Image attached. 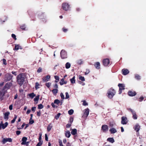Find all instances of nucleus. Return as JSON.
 <instances>
[{"instance_id":"nucleus-33","label":"nucleus","mask_w":146,"mask_h":146,"mask_svg":"<svg viewBox=\"0 0 146 146\" xmlns=\"http://www.w3.org/2000/svg\"><path fill=\"white\" fill-rule=\"evenodd\" d=\"M79 78L80 80L82 81H84L85 80V79L84 77L81 75L79 76Z\"/></svg>"},{"instance_id":"nucleus-30","label":"nucleus","mask_w":146,"mask_h":146,"mask_svg":"<svg viewBox=\"0 0 146 146\" xmlns=\"http://www.w3.org/2000/svg\"><path fill=\"white\" fill-rule=\"evenodd\" d=\"M40 97V95H37L36 97L34 98V100L35 102H38V101L39 98Z\"/></svg>"},{"instance_id":"nucleus-43","label":"nucleus","mask_w":146,"mask_h":146,"mask_svg":"<svg viewBox=\"0 0 146 146\" xmlns=\"http://www.w3.org/2000/svg\"><path fill=\"white\" fill-rule=\"evenodd\" d=\"M40 84H39L37 82H36L35 83V88L36 89V90L38 88H39V87H38L39 86Z\"/></svg>"},{"instance_id":"nucleus-40","label":"nucleus","mask_w":146,"mask_h":146,"mask_svg":"<svg viewBox=\"0 0 146 146\" xmlns=\"http://www.w3.org/2000/svg\"><path fill=\"white\" fill-rule=\"evenodd\" d=\"M60 101L58 99L55 100L54 102V103L55 104H56L58 105H59L60 103Z\"/></svg>"},{"instance_id":"nucleus-20","label":"nucleus","mask_w":146,"mask_h":146,"mask_svg":"<svg viewBox=\"0 0 146 146\" xmlns=\"http://www.w3.org/2000/svg\"><path fill=\"white\" fill-rule=\"evenodd\" d=\"M67 83L66 81H64V79L63 78L59 82V83L61 85H62L64 84H66Z\"/></svg>"},{"instance_id":"nucleus-5","label":"nucleus","mask_w":146,"mask_h":146,"mask_svg":"<svg viewBox=\"0 0 146 146\" xmlns=\"http://www.w3.org/2000/svg\"><path fill=\"white\" fill-rule=\"evenodd\" d=\"M70 8V5L68 3H64L62 4V8L63 10L65 11H68Z\"/></svg>"},{"instance_id":"nucleus-53","label":"nucleus","mask_w":146,"mask_h":146,"mask_svg":"<svg viewBox=\"0 0 146 146\" xmlns=\"http://www.w3.org/2000/svg\"><path fill=\"white\" fill-rule=\"evenodd\" d=\"M71 123H68L66 125V128H69L70 126H71Z\"/></svg>"},{"instance_id":"nucleus-23","label":"nucleus","mask_w":146,"mask_h":146,"mask_svg":"<svg viewBox=\"0 0 146 146\" xmlns=\"http://www.w3.org/2000/svg\"><path fill=\"white\" fill-rule=\"evenodd\" d=\"M110 131L112 134L115 133L117 131V130L114 128H112L109 130Z\"/></svg>"},{"instance_id":"nucleus-51","label":"nucleus","mask_w":146,"mask_h":146,"mask_svg":"<svg viewBox=\"0 0 146 146\" xmlns=\"http://www.w3.org/2000/svg\"><path fill=\"white\" fill-rule=\"evenodd\" d=\"M42 71V69L41 67H39L38 68L37 70V72L38 73H40Z\"/></svg>"},{"instance_id":"nucleus-48","label":"nucleus","mask_w":146,"mask_h":146,"mask_svg":"<svg viewBox=\"0 0 146 146\" xmlns=\"http://www.w3.org/2000/svg\"><path fill=\"white\" fill-rule=\"evenodd\" d=\"M77 63L81 65L82 64V60H79L77 61Z\"/></svg>"},{"instance_id":"nucleus-42","label":"nucleus","mask_w":146,"mask_h":146,"mask_svg":"<svg viewBox=\"0 0 146 146\" xmlns=\"http://www.w3.org/2000/svg\"><path fill=\"white\" fill-rule=\"evenodd\" d=\"M43 107L44 106L42 104H40L38 105V108L39 109H40L43 108Z\"/></svg>"},{"instance_id":"nucleus-35","label":"nucleus","mask_w":146,"mask_h":146,"mask_svg":"<svg viewBox=\"0 0 146 146\" xmlns=\"http://www.w3.org/2000/svg\"><path fill=\"white\" fill-rule=\"evenodd\" d=\"M8 125V123L7 122H6L4 124L3 123L2 129H5L6 127H7Z\"/></svg>"},{"instance_id":"nucleus-54","label":"nucleus","mask_w":146,"mask_h":146,"mask_svg":"<svg viewBox=\"0 0 146 146\" xmlns=\"http://www.w3.org/2000/svg\"><path fill=\"white\" fill-rule=\"evenodd\" d=\"M34 121L32 119V120H31L30 119L29 121V123L30 124H32L33 123H34Z\"/></svg>"},{"instance_id":"nucleus-44","label":"nucleus","mask_w":146,"mask_h":146,"mask_svg":"<svg viewBox=\"0 0 146 146\" xmlns=\"http://www.w3.org/2000/svg\"><path fill=\"white\" fill-rule=\"evenodd\" d=\"M61 113H58L56 115H55V118L56 119H58L59 118V117Z\"/></svg>"},{"instance_id":"nucleus-55","label":"nucleus","mask_w":146,"mask_h":146,"mask_svg":"<svg viewBox=\"0 0 146 146\" xmlns=\"http://www.w3.org/2000/svg\"><path fill=\"white\" fill-rule=\"evenodd\" d=\"M65 94H66L65 98L66 99H68V98H69V96L68 95V93L67 92H66L65 93Z\"/></svg>"},{"instance_id":"nucleus-18","label":"nucleus","mask_w":146,"mask_h":146,"mask_svg":"<svg viewBox=\"0 0 146 146\" xmlns=\"http://www.w3.org/2000/svg\"><path fill=\"white\" fill-rule=\"evenodd\" d=\"M140 127L138 124L137 123L134 127V129L137 132H138L140 129Z\"/></svg>"},{"instance_id":"nucleus-62","label":"nucleus","mask_w":146,"mask_h":146,"mask_svg":"<svg viewBox=\"0 0 146 146\" xmlns=\"http://www.w3.org/2000/svg\"><path fill=\"white\" fill-rule=\"evenodd\" d=\"M45 139L46 141H48V137L47 135L46 134H45Z\"/></svg>"},{"instance_id":"nucleus-50","label":"nucleus","mask_w":146,"mask_h":146,"mask_svg":"<svg viewBox=\"0 0 146 146\" xmlns=\"http://www.w3.org/2000/svg\"><path fill=\"white\" fill-rule=\"evenodd\" d=\"M82 102H83L82 104L83 106H86L88 105V103L86 102L85 100H83Z\"/></svg>"},{"instance_id":"nucleus-9","label":"nucleus","mask_w":146,"mask_h":146,"mask_svg":"<svg viewBox=\"0 0 146 146\" xmlns=\"http://www.w3.org/2000/svg\"><path fill=\"white\" fill-rule=\"evenodd\" d=\"M108 127L106 125H102L101 127V130L103 132H106L108 130Z\"/></svg>"},{"instance_id":"nucleus-39","label":"nucleus","mask_w":146,"mask_h":146,"mask_svg":"<svg viewBox=\"0 0 146 146\" xmlns=\"http://www.w3.org/2000/svg\"><path fill=\"white\" fill-rule=\"evenodd\" d=\"M74 112V111L73 110L71 109L68 111V112L69 115H72L73 114Z\"/></svg>"},{"instance_id":"nucleus-3","label":"nucleus","mask_w":146,"mask_h":146,"mask_svg":"<svg viewBox=\"0 0 146 146\" xmlns=\"http://www.w3.org/2000/svg\"><path fill=\"white\" fill-rule=\"evenodd\" d=\"M118 86L119 89V93L121 94L122 93V91L125 89V85L124 84L119 83L118 84Z\"/></svg>"},{"instance_id":"nucleus-24","label":"nucleus","mask_w":146,"mask_h":146,"mask_svg":"<svg viewBox=\"0 0 146 146\" xmlns=\"http://www.w3.org/2000/svg\"><path fill=\"white\" fill-rule=\"evenodd\" d=\"M107 141L110 143H113L115 142L113 138L112 137H109L107 139Z\"/></svg>"},{"instance_id":"nucleus-57","label":"nucleus","mask_w":146,"mask_h":146,"mask_svg":"<svg viewBox=\"0 0 146 146\" xmlns=\"http://www.w3.org/2000/svg\"><path fill=\"white\" fill-rule=\"evenodd\" d=\"M3 64L4 65H6L7 64L6 62V60L5 59L3 58Z\"/></svg>"},{"instance_id":"nucleus-13","label":"nucleus","mask_w":146,"mask_h":146,"mask_svg":"<svg viewBox=\"0 0 146 146\" xmlns=\"http://www.w3.org/2000/svg\"><path fill=\"white\" fill-rule=\"evenodd\" d=\"M122 74L123 75H125L129 73V70L127 69H123L121 70Z\"/></svg>"},{"instance_id":"nucleus-49","label":"nucleus","mask_w":146,"mask_h":146,"mask_svg":"<svg viewBox=\"0 0 146 146\" xmlns=\"http://www.w3.org/2000/svg\"><path fill=\"white\" fill-rule=\"evenodd\" d=\"M11 36L15 40H17V38L16 37V36L15 35L13 34L11 35Z\"/></svg>"},{"instance_id":"nucleus-28","label":"nucleus","mask_w":146,"mask_h":146,"mask_svg":"<svg viewBox=\"0 0 146 146\" xmlns=\"http://www.w3.org/2000/svg\"><path fill=\"white\" fill-rule=\"evenodd\" d=\"M70 80L72 84L75 83V76H74L72 79H70Z\"/></svg>"},{"instance_id":"nucleus-29","label":"nucleus","mask_w":146,"mask_h":146,"mask_svg":"<svg viewBox=\"0 0 146 146\" xmlns=\"http://www.w3.org/2000/svg\"><path fill=\"white\" fill-rule=\"evenodd\" d=\"M52 126L51 125V124H50L47 127V131H49L52 129Z\"/></svg>"},{"instance_id":"nucleus-22","label":"nucleus","mask_w":146,"mask_h":146,"mask_svg":"<svg viewBox=\"0 0 146 146\" xmlns=\"http://www.w3.org/2000/svg\"><path fill=\"white\" fill-rule=\"evenodd\" d=\"M10 114V112H7L5 113L4 119H8V116Z\"/></svg>"},{"instance_id":"nucleus-37","label":"nucleus","mask_w":146,"mask_h":146,"mask_svg":"<svg viewBox=\"0 0 146 146\" xmlns=\"http://www.w3.org/2000/svg\"><path fill=\"white\" fill-rule=\"evenodd\" d=\"M42 133H40L39 134V137L38 138V141L39 142H43L42 141H41V136H42Z\"/></svg>"},{"instance_id":"nucleus-10","label":"nucleus","mask_w":146,"mask_h":146,"mask_svg":"<svg viewBox=\"0 0 146 146\" xmlns=\"http://www.w3.org/2000/svg\"><path fill=\"white\" fill-rule=\"evenodd\" d=\"M12 83L8 82L3 87V89L5 90L6 89H8L12 86Z\"/></svg>"},{"instance_id":"nucleus-59","label":"nucleus","mask_w":146,"mask_h":146,"mask_svg":"<svg viewBox=\"0 0 146 146\" xmlns=\"http://www.w3.org/2000/svg\"><path fill=\"white\" fill-rule=\"evenodd\" d=\"M42 144V142H38L36 145V146H40Z\"/></svg>"},{"instance_id":"nucleus-19","label":"nucleus","mask_w":146,"mask_h":146,"mask_svg":"<svg viewBox=\"0 0 146 146\" xmlns=\"http://www.w3.org/2000/svg\"><path fill=\"white\" fill-rule=\"evenodd\" d=\"M94 66L95 68L97 69L100 68V64L99 62H97L95 63Z\"/></svg>"},{"instance_id":"nucleus-2","label":"nucleus","mask_w":146,"mask_h":146,"mask_svg":"<svg viewBox=\"0 0 146 146\" xmlns=\"http://www.w3.org/2000/svg\"><path fill=\"white\" fill-rule=\"evenodd\" d=\"M116 93L115 90L112 88L109 89L107 93V96L110 99L112 98Z\"/></svg>"},{"instance_id":"nucleus-61","label":"nucleus","mask_w":146,"mask_h":146,"mask_svg":"<svg viewBox=\"0 0 146 146\" xmlns=\"http://www.w3.org/2000/svg\"><path fill=\"white\" fill-rule=\"evenodd\" d=\"M36 107H33L32 108L31 110L32 111H35L36 110Z\"/></svg>"},{"instance_id":"nucleus-26","label":"nucleus","mask_w":146,"mask_h":146,"mask_svg":"<svg viewBox=\"0 0 146 146\" xmlns=\"http://www.w3.org/2000/svg\"><path fill=\"white\" fill-rule=\"evenodd\" d=\"M19 49H22V47L20 46V45L19 44H17L15 45V49L16 50H18Z\"/></svg>"},{"instance_id":"nucleus-8","label":"nucleus","mask_w":146,"mask_h":146,"mask_svg":"<svg viewBox=\"0 0 146 146\" xmlns=\"http://www.w3.org/2000/svg\"><path fill=\"white\" fill-rule=\"evenodd\" d=\"M61 56L62 59H65L67 57L66 52L64 50H62L60 52Z\"/></svg>"},{"instance_id":"nucleus-14","label":"nucleus","mask_w":146,"mask_h":146,"mask_svg":"<svg viewBox=\"0 0 146 146\" xmlns=\"http://www.w3.org/2000/svg\"><path fill=\"white\" fill-rule=\"evenodd\" d=\"M50 76L49 75H47L45 77H44L42 78V81L43 82H46L48 81L50 78Z\"/></svg>"},{"instance_id":"nucleus-25","label":"nucleus","mask_w":146,"mask_h":146,"mask_svg":"<svg viewBox=\"0 0 146 146\" xmlns=\"http://www.w3.org/2000/svg\"><path fill=\"white\" fill-rule=\"evenodd\" d=\"M71 135L70 131H67L65 133V136L67 138H69Z\"/></svg>"},{"instance_id":"nucleus-41","label":"nucleus","mask_w":146,"mask_h":146,"mask_svg":"<svg viewBox=\"0 0 146 146\" xmlns=\"http://www.w3.org/2000/svg\"><path fill=\"white\" fill-rule=\"evenodd\" d=\"M74 120V118L72 117H70L69 121V122L71 124H72Z\"/></svg>"},{"instance_id":"nucleus-64","label":"nucleus","mask_w":146,"mask_h":146,"mask_svg":"<svg viewBox=\"0 0 146 146\" xmlns=\"http://www.w3.org/2000/svg\"><path fill=\"white\" fill-rule=\"evenodd\" d=\"M16 134L17 135H19L21 133V131H16Z\"/></svg>"},{"instance_id":"nucleus-27","label":"nucleus","mask_w":146,"mask_h":146,"mask_svg":"<svg viewBox=\"0 0 146 146\" xmlns=\"http://www.w3.org/2000/svg\"><path fill=\"white\" fill-rule=\"evenodd\" d=\"M52 91L54 95H56L58 93V90L57 89H54Z\"/></svg>"},{"instance_id":"nucleus-31","label":"nucleus","mask_w":146,"mask_h":146,"mask_svg":"<svg viewBox=\"0 0 146 146\" xmlns=\"http://www.w3.org/2000/svg\"><path fill=\"white\" fill-rule=\"evenodd\" d=\"M29 96L31 98H33L36 96V95L33 92L29 94Z\"/></svg>"},{"instance_id":"nucleus-63","label":"nucleus","mask_w":146,"mask_h":146,"mask_svg":"<svg viewBox=\"0 0 146 146\" xmlns=\"http://www.w3.org/2000/svg\"><path fill=\"white\" fill-rule=\"evenodd\" d=\"M109 125L110 127H113V126L114 125L112 123L110 122L109 123Z\"/></svg>"},{"instance_id":"nucleus-52","label":"nucleus","mask_w":146,"mask_h":146,"mask_svg":"<svg viewBox=\"0 0 146 146\" xmlns=\"http://www.w3.org/2000/svg\"><path fill=\"white\" fill-rule=\"evenodd\" d=\"M144 97L143 96H141L139 99V102H141L144 99Z\"/></svg>"},{"instance_id":"nucleus-58","label":"nucleus","mask_w":146,"mask_h":146,"mask_svg":"<svg viewBox=\"0 0 146 146\" xmlns=\"http://www.w3.org/2000/svg\"><path fill=\"white\" fill-rule=\"evenodd\" d=\"M60 96L61 97V98L63 99H64V96L63 94V93H61L60 94Z\"/></svg>"},{"instance_id":"nucleus-17","label":"nucleus","mask_w":146,"mask_h":146,"mask_svg":"<svg viewBox=\"0 0 146 146\" xmlns=\"http://www.w3.org/2000/svg\"><path fill=\"white\" fill-rule=\"evenodd\" d=\"M27 140V138L26 137H23L22 138V142L21 143L22 145H27L26 143V141Z\"/></svg>"},{"instance_id":"nucleus-15","label":"nucleus","mask_w":146,"mask_h":146,"mask_svg":"<svg viewBox=\"0 0 146 146\" xmlns=\"http://www.w3.org/2000/svg\"><path fill=\"white\" fill-rule=\"evenodd\" d=\"M128 94L129 96H135L136 94V93L135 91L132 92L131 91L129 90L128 92Z\"/></svg>"},{"instance_id":"nucleus-46","label":"nucleus","mask_w":146,"mask_h":146,"mask_svg":"<svg viewBox=\"0 0 146 146\" xmlns=\"http://www.w3.org/2000/svg\"><path fill=\"white\" fill-rule=\"evenodd\" d=\"M90 72V71L89 69H87L86 70V71L85 73V75H87Z\"/></svg>"},{"instance_id":"nucleus-36","label":"nucleus","mask_w":146,"mask_h":146,"mask_svg":"<svg viewBox=\"0 0 146 146\" xmlns=\"http://www.w3.org/2000/svg\"><path fill=\"white\" fill-rule=\"evenodd\" d=\"M135 78L137 80H139L141 79V76L138 74L135 75Z\"/></svg>"},{"instance_id":"nucleus-38","label":"nucleus","mask_w":146,"mask_h":146,"mask_svg":"<svg viewBox=\"0 0 146 146\" xmlns=\"http://www.w3.org/2000/svg\"><path fill=\"white\" fill-rule=\"evenodd\" d=\"M54 78L56 79V80L55 81V82L56 83L58 82L59 81V77L58 76H54Z\"/></svg>"},{"instance_id":"nucleus-4","label":"nucleus","mask_w":146,"mask_h":146,"mask_svg":"<svg viewBox=\"0 0 146 146\" xmlns=\"http://www.w3.org/2000/svg\"><path fill=\"white\" fill-rule=\"evenodd\" d=\"M127 110L131 112L133 115L132 117L133 119H137V116L135 111L131 108H127Z\"/></svg>"},{"instance_id":"nucleus-47","label":"nucleus","mask_w":146,"mask_h":146,"mask_svg":"<svg viewBox=\"0 0 146 146\" xmlns=\"http://www.w3.org/2000/svg\"><path fill=\"white\" fill-rule=\"evenodd\" d=\"M46 86L48 87V88H49L50 86L51 85V83L50 82L46 83L45 84Z\"/></svg>"},{"instance_id":"nucleus-34","label":"nucleus","mask_w":146,"mask_h":146,"mask_svg":"<svg viewBox=\"0 0 146 146\" xmlns=\"http://www.w3.org/2000/svg\"><path fill=\"white\" fill-rule=\"evenodd\" d=\"M17 115H15L14 118L11 121V123H14L15 122V121L16 120V119L17 118Z\"/></svg>"},{"instance_id":"nucleus-56","label":"nucleus","mask_w":146,"mask_h":146,"mask_svg":"<svg viewBox=\"0 0 146 146\" xmlns=\"http://www.w3.org/2000/svg\"><path fill=\"white\" fill-rule=\"evenodd\" d=\"M37 115L39 117L41 115V112L40 110H39L38 111H37Z\"/></svg>"},{"instance_id":"nucleus-45","label":"nucleus","mask_w":146,"mask_h":146,"mask_svg":"<svg viewBox=\"0 0 146 146\" xmlns=\"http://www.w3.org/2000/svg\"><path fill=\"white\" fill-rule=\"evenodd\" d=\"M20 28L21 29H22L23 30H25L26 29V27L25 26V25H22L20 26Z\"/></svg>"},{"instance_id":"nucleus-11","label":"nucleus","mask_w":146,"mask_h":146,"mask_svg":"<svg viewBox=\"0 0 146 146\" xmlns=\"http://www.w3.org/2000/svg\"><path fill=\"white\" fill-rule=\"evenodd\" d=\"M12 139L11 138H4L2 141V143L4 144L7 141L11 142H12Z\"/></svg>"},{"instance_id":"nucleus-21","label":"nucleus","mask_w":146,"mask_h":146,"mask_svg":"<svg viewBox=\"0 0 146 146\" xmlns=\"http://www.w3.org/2000/svg\"><path fill=\"white\" fill-rule=\"evenodd\" d=\"M71 130V133L72 135H74L77 133V130L76 129H72Z\"/></svg>"},{"instance_id":"nucleus-16","label":"nucleus","mask_w":146,"mask_h":146,"mask_svg":"<svg viewBox=\"0 0 146 146\" xmlns=\"http://www.w3.org/2000/svg\"><path fill=\"white\" fill-rule=\"evenodd\" d=\"M89 113V110L88 108L84 110V115L86 117H87Z\"/></svg>"},{"instance_id":"nucleus-7","label":"nucleus","mask_w":146,"mask_h":146,"mask_svg":"<svg viewBox=\"0 0 146 146\" xmlns=\"http://www.w3.org/2000/svg\"><path fill=\"white\" fill-rule=\"evenodd\" d=\"M110 61L109 59L107 58L103 60V65L105 66H107L110 64Z\"/></svg>"},{"instance_id":"nucleus-1","label":"nucleus","mask_w":146,"mask_h":146,"mask_svg":"<svg viewBox=\"0 0 146 146\" xmlns=\"http://www.w3.org/2000/svg\"><path fill=\"white\" fill-rule=\"evenodd\" d=\"M26 78V76L24 74H20L17 77V82L18 84L21 86L23 84Z\"/></svg>"},{"instance_id":"nucleus-60","label":"nucleus","mask_w":146,"mask_h":146,"mask_svg":"<svg viewBox=\"0 0 146 146\" xmlns=\"http://www.w3.org/2000/svg\"><path fill=\"white\" fill-rule=\"evenodd\" d=\"M62 30L64 32H66L68 31V29H66L65 28L63 27L62 29Z\"/></svg>"},{"instance_id":"nucleus-6","label":"nucleus","mask_w":146,"mask_h":146,"mask_svg":"<svg viewBox=\"0 0 146 146\" xmlns=\"http://www.w3.org/2000/svg\"><path fill=\"white\" fill-rule=\"evenodd\" d=\"M13 76L11 74L8 73L6 74L5 76V80L6 82L11 80Z\"/></svg>"},{"instance_id":"nucleus-12","label":"nucleus","mask_w":146,"mask_h":146,"mask_svg":"<svg viewBox=\"0 0 146 146\" xmlns=\"http://www.w3.org/2000/svg\"><path fill=\"white\" fill-rule=\"evenodd\" d=\"M127 118L126 117H121V123L122 124L124 125L127 123Z\"/></svg>"},{"instance_id":"nucleus-32","label":"nucleus","mask_w":146,"mask_h":146,"mask_svg":"<svg viewBox=\"0 0 146 146\" xmlns=\"http://www.w3.org/2000/svg\"><path fill=\"white\" fill-rule=\"evenodd\" d=\"M70 64L69 62H67L65 64V67L66 69H68L70 67Z\"/></svg>"}]
</instances>
